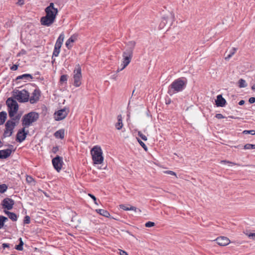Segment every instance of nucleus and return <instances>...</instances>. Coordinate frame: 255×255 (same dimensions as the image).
<instances>
[{"label":"nucleus","instance_id":"obj_16","mask_svg":"<svg viewBox=\"0 0 255 255\" xmlns=\"http://www.w3.org/2000/svg\"><path fill=\"white\" fill-rule=\"evenodd\" d=\"M216 105L217 107H224L226 104V100L223 97L222 95H219L217 96V99L215 100Z\"/></svg>","mask_w":255,"mask_h":255},{"label":"nucleus","instance_id":"obj_26","mask_svg":"<svg viewBox=\"0 0 255 255\" xmlns=\"http://www.w3.org/2000/svg\"><path fill=\"white\" fill-rule=\"evenodd\" d=\"M54 135L57 138L63 139L64 137V130L63 129H60L56 131Z\"/></svg>","mask_w":255,"mask_h":255},{"label":"nucleus","instance_id":"obj_44","mask_svg":"<svg viewBox=\"0 0 255 255\" xmlns=\"http://www.w3.org/2000/svg\"><path fill=\"white\" fill-rule=\"evenodd\" d=\"M59 151V147L58 146L53 147L52 152L53 153H56Z\"/></svg>","mask_w":255,"mask_h":255},{"label":"nucleus","instance_id":"obj_46","mask_svg":"<svg viewBox=\"0 0 255 255\" xmlns=\"http://www.w3.org/2000/svg\"><path fill=\"white\" fill-rule=\"evenodd\" d=\"M164 173L168 174H170L171 175H174V176L176 175V173L174 172H173L172 171H170V170L165 171H164Z\"/></svg>","mask_w":255,"mask_h":255},{"label":"nucleus","instance_id":"obj_48","mask_svg":"<svg viewBox=\"0 0 255 255\" xmlns=\"http://www.w3.org/2000/svg\"><path fill=\"white\" fill-rule=\"evenodd\" d=\"M18 68V65H16V64H14V65H13L11 67H10V69L11 70H13V71H15Z\"/></svg>","mask_w":255,"mask_h":255},{"label":"nucleus","instance_id":"obj_57","mask_svg":"<svg viewBox=\"0 0 255 255\" xmlns=\"http://www.w3.org/2000/svg\"><path fill=\"white\" fill-rule=\"evenodd\" d=\"M221 162H224V163L227 162V163H232V162H231L230 161H227L226 160H222V161H221Z\"/></svg>","mask_w":255,"mask_h":255},{"label":"nucleus","instance_id":"obj_32","mask_svg":"<svg viewBox=\"0 0 255 255\" xmlns=\"http://www.w3.org/2000/svg\"><path fill=\"white\" fill-rule=\"evenodd\" d=\"M20 117H21V116L19 114H18L16 116L14 115V116H13V117H9L11 119V120H10V121H12L16 123L18 122L19 120L20 119Z\"/></svg>","mask_w":255,"mask_h":255},{"label":"nucleus","instance_id":"obj_38","mask_svg":"<svg viewBox=\"0 0 255 255\" xmlns=\"http://www.w3.org/2000/svg\"><path fill=\"white\" fill-rule=\"evenodd\" d=\"M30 222V218L28 216H26L24 217V220H23V223L24 224H28Z\"/></svg>","mask_w":255,"mask_h":255},{"label":"nucleus","instance_id":"obj_4","mask_svg":"<svg viewBox=\"0 0 255 255\" xmlns=\"http://www.w3.org/2000/svg\"><path fill=\"white\" fill-rule=\"evenodd\" d=\"M12 97L19 103H25L29 100V93L26 90H13L11 92Z\"/></svg>","mask_w":255,"mask_h":255},{"label":"nucleus","instance_id":"obj_3","mask_svg":"<svg viewBox=\"0 0 255 255\" xmlns=\"http://www.w3.org/2000/svg\"><path fill=\"white\" fill-rule=\"evenodd\" d=\"M39 114L35 112H31L24 115L22 119V125L24 128H28L33 123L36 122L39 119Z\"/></svg>","mask_w":255,"mask_h":255},{"label":"nucleus","instance_id":"obj_17","mask_svg":"<svg viewBox=\"0 0 255 255\" xmlns=\"http://www.w3.org/2000/svg\"><path fill=\"white\" fill-rule=\"evenodd\" d=\"M55 21L46 16H42L40 19L41 25L46 26H49L52 24Z\"/></svg>","mask_w":255,"mask_h":255},{"label":"nucleus","instance_id":"obj_10","mask_svg":"<svg viewBox=\"0 0 255 255\" xmlns=\"http://www.w3.org/2000/svg\"><path fill=\"white\" fill-rule=\"evenodd\" d=\"M25 128L23 127L22 128L18 130L16 134V140L19 143L24 141L28 134V131H25Z\"/></svg>","mask_w":255,"mask_h":255},{"label":"nucleus","instance_id":"obj_1","mask_svg":"<svg viewBox=\"0 0 255 255\" xmlns=\"http://www.w3.org/2000/svg\"><path fill=\"white\" fill-rule=\"evenodd\" d=\"M187 80L182 77L174 80L168 86L167 93L170 96L183 91L186 88Z\"/></svg>","mask_w":255,"mask_h":255},{"label":"nucleus","instance_id":"obj_7","mask_svg":"<svg viewBox=\"0 0 255 255\" xmlns=\"http://www.w3.org/2000/svg\"><path fill=\"white\" fill-rule=\"evenodd\" d=\"M16 125L15 122L8 120L5 124V129L1 136V139H3L6 137L10 136L13 132V129Z\"/></svg>","mask_w":255,"mask_h":255},{"label":"nucleus","instance_id":"obj_59","mask_svg":"<svg viewBox=\"0 0 255 255\" xmlns=\"http://www.w3.org/2000/svg\"><path fill=\"white\" fill-rule=\"evenodd\" d=\"M7 146H8L9 147H10V148H11L13 147V146L12 145H11V144H8L7 145Z\"/></svg>","mask_w":255,"mask_h":255},{"label":"nucleus","instance_id":"obj_61","mask_svg":"<svg viewBox=\"0 0 255 255\" xmlns=\"http://www.w3.org/2000/svg\"><path fill=\"white\" fill-rule=\"evenodd\" d=\"M170 16H171V18H174V15L172 14V13H170Z\"/></svg>","mask_w":255,"mask_h":255},{"label":"nucleus","instance_id":"obj_31","mask_svg":"<svg viewBox=\"0 0 255 255\" xmlns=\"http://www.w3.org/2000/svg\"><path fill=\"white\" fill-rule=\"evenodd\" d=\"M238 83L240 88H245L247 86L246 81L243 79H240L239 80Z\"/></svg>","mask_w":255,"mask_h":255},{"label":"nucleus","instance_id":"obj_23","mask_svg":"<svg viewBox=\"0 0 255 255\" xmlns=\"http://www.w3.org/2000/svg\"><path fill=\"white\" fill-rule=\"evenodd\" d=\"M64 39V34L62 32L57 38L55 45L61 46Z\"/></svg>","mask_w":255,"mask_h":255},{"label":"nucleus","instance_id":"obj_22","mask_svg":"<svg viewBox=\"0 0 255 255\" xmlns=\"http://www.w3.org/2000/svg\"><path fill=\"white\" fill-rule=\"evenodd\" d=\"M7 118V113L5 111L0 112V126L3 125Z\"/></svg>","mask_w":255,"mask_h":255},{"label":"nucleus","instance_id":"obj_20","mask_svg":"<svg viewBox=\"0 0 255 255\" xmlns=\"http://www.w3.org/2000/svg\"><path fill=\"white\" fill-rule=\"evenodd\" d=\"M117 119H118V122L115 124V127L117 129L120 130L122 128V127L123 126L122 115H118Z\"/></svg>","mask_w":255,"mask_h":255},{"label":"nucleus","instance_id":"obj_60","mask_svg":"<svg viewBox=\"0 0 255 255\" xmlns=\"http://www.w3.org/2000/svg\"><path fill=\"white\" fill-rule=\"evenodd\" d=\"M252 89L253 90H255V84H254L252 87Z\"/></svg>","mask_w":255,"mask_h":255},{"label":"nucleus","instance_id":"obj_56","mask_svg":"<svg viewBox=\"0 0 255 255\" xmlns=\"http://www.w3.org/2000/svg\"><path fill=\"white\" fill-rule=\"evenodd\" d=\"M124 69H122V67L121 68H119L117 70V73L119 72L120 71L123 70Z\"/></svg>","mask_w":255,"mask_h":255},{"label":"nucleus","instance_id":"obj_52","mask_svg":"<svg viewBox=\"0 0 255 255\" xmlns=\"http://www.w3.org/2000/svg\"><path fill=\"white\" fill-rule=\"evenodd\" d=\"M120 255H128V253L126 251H123V250H120Z\"/></svg>","mask_w":255,"mask_h":255},{"label":"nucleus","instance_id":"obj_15","mask_svg":"<svg viewBox=\"0 0 255 255\" xmlns=\"http://www.w3.org/2000/svg\"><path fill=\"white\" fill-rule=\"evenodd\" d=\"M40 93L39 91L35 90L31 97H29V100L31 104H34L37 102L39 99Z\"/></svg>","mask_w":255,"mask_h":255},{"label":"nucleus","instance_id":"obj_25","mask_svg":"<svg viewBox=\"0 0 255 255\" xmlns=\"http://www.w3.org/2000/svg\"><path fill=\"white\" fill-rule=\"evenodd\" d=\"M96 212L101 215L105 217H109L110 216L109 212L104 209H97Z\"/></svg>","mask_w":255,"mask_h":255},{"label":"nucleus","instance_id":"obj_42","mask_svg":"<svg viewBox=\"0 0 255 255\" xmlns=\"http://www.w3.org/2000/svg\"><path fill=\"white\" fill-rule=\"evenodd\" d=\"M120 208L124 210L125 211H128L129 210V207H127L125 205L121 204L120 205Z\"/></svg>","mask_w":255,"mask_h":255},{"label":"nucleus","instance_id":"obj_30","mask_svg":"<svg viewBox=\"0 0 255 255\" xmlns=\"http://www.w3.org/2000/svg\"><path fill=\"white\" fill-rule=\"evenodd\" d=\"M7 221H8L7 217L0 215V229L3 227L4 223Z\"/></svg>","mask_w":255,"mask_h":255},{"label":"nucleus","instance_id":"obj_29","mask_svg":"<svg viewBox=\"0 0 255 255\" xmlns=\"http://www.w3.org/2000/svg\"><path fill=\"white\" fill-rule=\"evenodd\" d=\"M237 50V48H232V49L230 51L229 54L227 55V56L225 57V59L229 60V59H230L232 57V56L235 53Z\"/></svg>","mask_w":255,"mask_h":255},{"label":"nucleus","instance_id":"obj_64","mask_svg":"<svg viewBox=\"0 0 255 255\" xmlns=\"http://www.w3.org/2000/svg\"><path fill=\"white\" fill-rule=\"evenodd\" d=\"M163 20H166V19H165V17H163Z\"/></svg>","mask_w":255,"mask_h":255},{"label":"nucleus","instance_id":"obj_58","mask_svg":"<svg viewBox=\"0 0 255 255\" xmlns=\"http://www.w3.org/2000/svg\"><path fill=\"white\" fill-rule=\"evenodd\" d=\"M3 145V142L0 140V148Z\"/></svg>","mask_w":255,"mask_h":255},{"label":"nucleus","instance_id":"obj_12","mask_svg":"<svg viewBox=\"0 0 255 255\" xmlns=\"http://www.w3.org/2000/svg\"><path fill=\"white\" fill-rule=\"evenodd\" d=\"M14 204V201L9 198H4L1 202L2 208L7 210H10L12 209Z\"/></svg>","mask_w":255,"mask_h":255},{"label":"nucleus","instance_id":"obj_62","mask_svg":"<svg viewBox=\"0 0 255 255\" xmlns=\"http://www.w3.org/2000/svg\"><path fill=\"white\" fill-rule=\"evenodd\" d=\"M230 118H232V119H236V118H235L233 116H230Z\"/></svg>","mask_w":255,"mask_h":255},{"label":"nucleus","instance_id":"obj_35","mask_svg":"<svg viewBox=\"0 0 255 255\" xmlns=\"http://www.w3.org/2000/svg\"><path fill=\"white\" fill-rule=\"evenodd\" d=\"M68 80V76L67 75H62L60 78V82L61 83L66 82Z\"/></svg>","mask_w":255,"mask_h":255},{"label":"nucleus","instance_id":"obj_63","mask_svg":"<svg viewBox=\"0 0 255 255\" xmlns=\"http://www.w3.org/2000/svg\"><path fill=\"white\" fill-rule=\"evenodd\" d=\"M170 103V100H169V101H168V103L167 102V103H166V104H169Z\"/></svg>","mask_w":255,"mask_h":255},{"label":"nucleus","instance_id":"obj_36","mask_svg":"<svg viewBox=\"0 0 255 255\" xmlns=\"http://www.w3.org/2000/svg\"><path fill=\"white\" fill-rule=\"evenodd\" d=\"M243 133L247 134H251L252 135L255 134V130H245L243 131Z\"/></svg>","mask_w":255,"mask_h":255},{"label":"nucleus","instance_id":"obj_55","mask_svg":"<svg viewBox=\"0 0 255 255\" xmlns=\"http://www.w3.org/2000/svg\"><path fill=\"white\" fill-rule=\"evenodd\" d=\"M17 3L19 5H22L23 4V0H18Z\"/></svg>","mask_w":255,"mask_h":255},{"label":"nucleus","instance_id":"obj_6","mask_svg":"<svg viewBox=\"0 0 255 255\" xmlns=\"http://www.w3.org/2000/svg\"><path fill=\"white\" fill-rule=\"evenodd\" d=\"M91 153L94 164H99L103 162L104 157L102 150L100 146H95L91 149Z\"/></svg>","mask_w":255,"mask_h":255},{"label":"nucleus","instance_id":"obj_33","mask_svg":"<svg viewBox=\"0 0 255 255\" xmlns=\"http://www.w3.org/2000/svg\"><path fill=\"white\" fill-rule=\"evenodd\" d=\"M7 189V186L5 184H0V193H3Z\"/></svg>","mask_w":255,"mask_h":255},{"label":"nucleus","instance_id":"obj_54","mask_svg":"<svg viewBox=\"0 0 255 255\" xmlns=\"http://www.w3.org/2000/svg\"><path fill=\"white\" fill-rule=\"evenodd\" d=\"M244 104H245V101H244V100H241V101L239 102V105H240V106H242V105H243Z\"/></svg>","mask_w":255,"mask_h":255},{"label":"nucleus","instance_id":"obj_50","mask_svg":"<svg viewBox=\"0 0 255 255\" xmlns=\"http://www.w3.org/2000/svg\"><path fill=\"white\" fill-rule=\"evenodd\" d=\"M45 16H47V17L51 18V19H52L54 21L55 20L56 17L50 15L49 14H48L47 13H46Z\"/></svg>","mask_w":255,"mask_h":255},{"label":"nucleus","instance_id":"obj_47","mask_svg":"<svg viewBox=\"0 0 255 255\" xmlns=\"http://www.w3.org/2000/svg\"><path fill=\"white\" fill-rule=\"evenodd\" d=\"M215 117L218 119H222L224 118V116L221 114H217L215 115Z\"/></svg>","mask_w":255,"mask_h":255},{"label":"nucleus","instance_id":"obj_9","mask_svg":"<svg viewBox=\"0 0 255 255\" xmlns=\"http://www.w3.org/2000/svg\"><path fill=\"white\" fill-rule=\"evenodd\" d=\"M52 163L54 169L57 172H59L63 164V158L59 155H56L52 159Z\"/></svg>","mask_w":255,"mask_h":255},{"label":"nucleus","instance_id":"obj_43","mask_svg":"<svg viewBox=\"0 0 255 255\" xmlns=\"http://www.w3.org/2000/svg\"><path fill=\"white\" fill-rule=\"evenodd\" d=\"M246 235L249 237V238H250V239H255V233H246Z\"/></svg>","mask_w":255,"mask_h":255},{"label":"nucleus","instance_id":"obj_13","mask_svg":"<svg viewBox=\"0 0 255 255\" xmlns=\"http://www.w3.org/2000/svg\"><path fill=\"white\" fill-rule=\"evenodd\" d=\"M45 13H47L50 15L56 17L58 13V9L57 8L54 7V5L53 2L50 3L49 6L45 9Z\"/></svg>","mask_w":255,"mask_h":255},{"label":"nucleus","instance_id":"obj_18","mask_svg":"<svg viewBox=\"0 0 255 255\" xmlns=\"http://www.w3.org/2000/svg\"><path fill=\"white\" fill-rule=\"evenodd\" d=\"M12 152V149L0 150V159H6L8 157Z\"/></svg>","mask_w":255,"mask_h":255},{"label":"nucleus","instance_id":"obj_37","mask_svg":"<svg viewBox=\"0 0 255 255\" xmlns=\"http://www.w3.org/2000/svg\"><path fill=\"white\" fill-rule=\"evenodd\" d=\"M137 141L139 142V144L143 147V148L145 150H147V147L146 145L140 139L137 138Z\"/></svg>","mask_w":255,"mask_h":255},{"label":"nucleus","instance_id":"obj_8","mask_svg":"<svg viewBox=\"0 0 255 255\" xmlns=\"http://www.w3.org/2000/svg\"><path fill=\"white\" fill-rule=\"evenodd\" d=\"M73 85L76 87H79L81 84L82 73L81 68L79 64L76 66L73 72Z\"/></svg>","mask_w":255,"mask_h":255},{"label":"nucleus","instance_id":"obj_34","mask_svg":"<svg viewBox=\"0 0 255 255\" xmlns=\"http://www.w3.org/2000/svg\"><path fill=\"white\" fill-rule=\"evenodd\" d=\"M245 149H255V144L247 143L244 146Z\"/></svg>","mask_w":255,"mask_h":255},{"label":"nucleus","instance_id":"obj_40","mask_svg":"<svg viewBox=\"0 0 255 255\" xmlns=\"http://www.w3.org/2000/svg\"><path fill=\"white\" fill-rule=\"evenodd\" d=\"M155 223L151 221H148L146 222L145 224V226L147 228L153 227Z\"/></svg>","mask_w":255,"mask_h":255},{"label":"nucleus","instance_id":"obj_45","mask_svg":"<svg viewBox=\"0 0 255 255\" xmlns=\"http://www.w3.org/2000/svg\"><path fill=\"white\" fill-rule=\"evenodd\" d=\"M26 180L28 183H31L32 181H34L33 178L31 176H27Z\"/></svg>","mask_w":255,"mask_h":255},{"label":"nucleus","instance_id":"obj_2","mask_svg":"<svg viewBox=\"0 0 255 255\" xmlns=\"http://www.w3.org/2000/svg\"><path fill=\"white\" fill-rule=\"evenodd\" d=\"M135 45V42L133 41H130L127 43L126 49L123 54L124 59L122 64V69H125L130 62Z\"/></svg>","mask_w":255,"mask_h":255},{"label":"nucleus","instance_id":"obj_5","mask_svg":"<svg viewBox=\"0 0 255 255\" xmlns=\"http://www.w3.org/2000/svg\"><path fill=\"white\" fill-rule=\"evenodd\" d=\"M9 117H13L17 113L19 106L16 101L12 97L8 98L5 102Z\"/></svg>","mask_w":255,"mask_h":255},{"label":"nucleus","instance_id":"obj_27","mask_svg":"<svg viewBox=\"0 0 255 255\" xmlns=\"http://www.w3.org/2000/svg\"><path fill=\"white\" fill-rule=\"evenodd\" d=\"M61 47V46L56 45L55 44L54 49V50L53 52V55H52L53 57V56L57 57L58 56V55L60 53V51Z\"/></svg>","mask_w":255,"mask_h":255},{"label":"nucleus","instance_id":"obj_49","mask_svg":"<svg viewBox=\"0 0 255 255\" xmlns=\"http://www.w3.org/2000/svg\"><path fill=\"white\" fill-rule=\"evenodd\" d=\"M249 102L250 104H253L255 103V97H251L249 100Z\"/></svg>","mask_w":255,"mask_h":255},{"label":"nucleus","instance_id":"obj_19","mask_svg":"<svg viewBox=\"0 0 255 255\" xmlns=\"http://www.w3.org/2000/svg\"><path fill=\"white\" fill-rule=\"evenodd\" d=\"M33 77L30 74H24L20 76H17L15 81H17L18 80H28L29 79H32Z\"/></svg>","mask_w":255,"mask_h":255},{"label":"nucleus","instance_id":"obj_11","mask_svg":"<svg viewBox=\"0 0 255 255\" xmlns=\"http://www.w3.org/2000/svg\"><path fill=\"white\" fill-rule=\"evenodd\" d=\"M69 110L66 108H63L56 112L54 114L55 120L60 121L65 119L68 115Z\"/></svg>","mask_w":255,"mask_h":255},{"label":"nucleus","instance_id":"obj_24","mask_svg":"<svg viewBox=\"0 0 255 255\" xmlns=\"http://www.w3.org/2000/svg\"><path fill=\"white\" fill-rule=\"evenodd\" d=\"M76 38L73 35L71 36L66 42L65 45L68 49H70L72 46L70 45L71 43L75 41Z\"/></svg>","mask_w":255,"mask_h":255},{"label":"nucleus","instance_id":"obj_41","mask_svg":"<svg viewBox=\"0 0 255 255\" xmlns=\"http://www.w3.org/2000/svg\"><path fill=\"white\" fill-rule=\"evenodd\" d=\"M88 195L93 199L95 204H98L97 201V198L94 195L89 193L88 194Z\"/></svg>","mask_w":255,"mask_h":255},{"label":"nucleus","instance_id":"obj_51","mask_svg":"<svg viewBox=\"0 0 255 255\" xmlns=\"http://www.w3.org/2000/svg\"><path fill=\"white\" fill-rule=\"evenodd\" d=\"M2 247L3 249H5L6 248H9V244L7 243H3L2 244Z\"/></svg>","mask_w":255,"mask_h":255},{"label":"nucleus","instance_id":"obj_53","mask_svg":"<svg viewBox=\"0 0 255 255\" xmlns=\"http://www.w3.org/2000/svg\"><path fill=\"white\" fill-rule=\"evenodd\" d=\"M137 209L134 206H130L129 207V210H133L134 211L136 212Z\"/></svg>","mask_w":255,"mask_h":255},{"label":"nucleus","instance_id":"obj_28","mask_svg":"<svg viewBox=\"0 0 255 255\" xmlns=\"http://www.w3.org/2000/svg\"><path fill=\"white\" fill-rule=\"evenodd\" d=\"M19 244L16 245L15 247V249L18 251H21L23 250V246L24 245L23 242L22 241V238H20L19 239Z\"/></svg>","mask_w":255,"mask_h":255},{"label":"nucleus","instance_id":"obj_39","mask_svg":"<svg viewBox=\"0 0 255 255\" xmlns=\"http://www.w3.org/2000/svg\"><path fill=\"white\" fill-rule=\"evenodd\" d=\"M138 135L144 141H146L147 139V137L140 131L138 132Z\"/></svg>","mask_w":255,"mask_h":255},{"label":"nucleus","instance_id":"obj_21","mask_svg":"<svg viewBox=\"0 0 255 255\" xmlns=\"http://www.w3.org/2000/svg\"><path fill=\"white\" fill-rule=\"evenodd\" d=\"M4 213L7 215L8 218L11 219L12 221H16L17 220V217L16 214L13 212H10L8 211H4Z\"/></svg>","mask_w":255,"mask_h":255},{"label":"nucleus","instance_id":"obj_14","mask_svg":"<svg viewBox=\"0 0 255 255\" xmlns=\"http://www.w3.org/2000/svg\"><path fill=\"white\" fill-rule=\"evenodd\" d=\"M217 244L220 246H225L228 245L230 242V240L225 237H220L216 239Z\"/></svg>","mask_w":255,"mask_h":255}]
</instances>
